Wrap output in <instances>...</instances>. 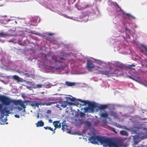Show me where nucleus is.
I'll use <instances>...</instances> for the list:
<instances>
[{
    "label": "nucleus",
    "mask_w": 147,
    "mask_h": 147,
    "mask_svg": "<svg viewBox=\"0 0 147 147\" xmlns=\"http://www.w3.org/2000/svg\"><path fill=\"white\" fill-rule=\"evenodd\" d=\"M88 140L91 143L94 144H97L98 142H99L105 147H127L126 144H118L115 140L111 138L94 136H90Z\"/></svg>",
    "instance_id": "obj_1"
},
{
    "label": "nucleus",
    "mask_w": 147,
    "mask_h": 147,
    "mask_svg": "<svg viewBox=\"0 0 147 147\" xmlns=\"http://www.w3.org/2000/svg\"><path fill=\"white\" fill-rule=\"evenodd\" d=\"M65 59L63 57L57 58L55 56L52 57L50 60H47L45 61L44 65L52 69H58L61 65V64L64 62Z\"/></svg>",
    "instance_id": "obj_2"
},
{
    "label": "nucleus",
    "mask_w": 147,
    "mask_h": 147,
    "mask_svg": "<svg viewBox=\"0 0 147 147\" xmlns=\"http://www.w3.org/2000/svg\"><path fill=\"white\" fill-rule=\"evenodd\" d=\"M113 71V69H109L105 70L99 71H98V73L99 74L105 75L107 77H109L110 76H113L114 74H116V72L117 71H119V70L117 69L115 70L114 71Z\"/></svg>",
    "instance_id": "obj_3"
},
{
    "label": "nucleus",
    "mask_w": 147,
    "mask_h": 147,
    "mask_svg": "<svg viewBox=\"0 0 147 147\" xmlns=\"http://www.w3.org/2000/svg\"><path fill=\"white\" fill-rule=\"evenodd\" d=\"M13 102L16 105H19L23 108L25 109L26 107V105H27L28 102L29 103V100H26L23 101L21 100H18L14 101Z\"/></svg>",
    "instance_id": "obj_4"
},
{
    "label": "nucleus",
    "mask_w": 147,
    "mask_h": 147,
    "mask_svg": "<svg viewBox=\"0 0 147 147\" xmlns=\"http://www.w3.org/2000/svg\"><path fill=\"white\" fill-rule=\"evenodd\" d=\"M84 103L82 104V106L86 105L87 104L88 105V108L89 109V112L93 113L94 111V108L96 107L94 103H90V102L88 101H84Z\"/></svg>",
    "instance_id": "obj_5"
},
{
    "label": "nucleus",
    "mask_w": 147,
    "mask_h": 147,
    "mask_svg": "<svg viewBox=\"0 0 147 147\" xmlns=\"http://www.w3.org/2000/svg\"><path fill=\"white\" fill-rule=\"evenodd\" d=\"M0 100L5 105H8L11 102V100L8 97L4 96H0Z\"/></svg>",
    "instance_id": "obj_6"
},
{
    "label": "nucleus",
    "mask_w": 147,
    "mask_h": 147,
    "mask_svg": "<svg viewBox=\"0 0 147 147\" xmlns=\"http://www.w3.org/2000/svg\"><path fill=\"white\" fill-rule=\"evenodd\" d=\"M128 77L132 80L138 82H140L142 81V79L140 77L135 76H129Z\"/></svg>",
    "instance_id": "obj_7"
},
{
    "label": "nucleus",
    "mask_w": 147,
    "mask_h": 147,
    "mask_svg": "<svg viewBox=\"0 0 147 147\" xmlns=\"http://www.w3.org/2000/svg\"><path fill=\"white\" fill-rule=\"evenodd\" d=\"M86 101V100H82L80 99H77L74 102V103L73 105H76L77 106L80 105V107L82 106V104L84 103V102Z\"/></svg>",
    "instance_id": "obj_8"
},
{
    "label": "nucleus",
    "mask_w": 147,
    "mask_h": 147,
    "mask_svg": "<svg viewBox=\"0 0 147 147\" xmlns=\"http://www.w3.org/2000/svg\"><path fill=\"white\" fill-rule=\"evenodd\" d=\"M60 121H55L53 122V125L55 127V128L54 129V130H55L56 128H60L61 127V123H59Z\"/></svg>",
    "instance_id": "obj_9"
},
{
    "label": "nucleus",
    "mask_w": 147,
    "mask_h": 147,
    "mask_svg": "<svg viewBox=\"0 0 147 147\" xmlns=\"http://www.w3.org/2000/svg\"><path fill=\"white\" fill-rule=\"evenodd\" d=\"M74 104V103L71 102H68L67 101H64L63 102L61 103L60 106L63 108H65L68 105H72Z\"/></svg>",
    "instance_id": "obj_10"
},
{
    "label": "nucleus",
    "mask_w": 147,
    "mask_h": 147,
    "mask_svg": "<svg viewBox=\"0 0 147 147\" xmlns=\"http://www.w3.org/2000/svg\"><path fill=\"white\" fill-rule=\"evenodd\" d=\"M87 67L88 69H92L95 67L92 61L89 60L87 61Z\"/></svg>",
    "instance_id": "obj_11"
},
{
    "label": "nucleus",
    "mask_w": 147,
    "mask_h": 147,
    "mask_svg": "<svg viewBox=\"0 0 147 147\" xmlns=\"http://www.w3.org/2000/svg\"><path fill=\"white\" fill-rule=\"evenodd\" d=\"M29 104L31 106L33 107H36L38 108V102L35 101H29Z\"/></svg>",
    "instance_id": "obj_12"
},
{
    "label": "nucleus",
    "mask_w": 147,
    "mask_h": 147,
    "mask_svg": "<svg viewBox=\"0 0 147 147\" xmlns=\"http://www.w3.org/2000/svg\"><path fill=\"white\" fill-rule=\"evenodd\" d=\"M141 134L144 135L142 136V139H146L147 138V129H145L143 132L142 133L141 132ZM139 135H140V134H139Z\"/></svg>",
    "instance_id": "obj_13"
},
{
    "label": "nucleus",
    "mask_w": 147,
    "mask_h": 147,
    "mask_svg": "<svg viewBox=\"0 0 147 147\" xmlns=\"http://www.w3.org/2000/svg\"><path fill=\"white\" fill-rule=\"evenodd\" d=\"M62 124V130L63 131H65L67 129V125L66 124V121L65 120L63 121L61 123Z\"/></svg>",
    "instance_id": "obj_14"
},
{
    "label": "nucleus",
    "mask_w": 147,
    "mask_h": 147,
    "mask_svg": "<svg viewBox=\"0 0 147 147\" xmlns=\"http://www.w3.org/2000/svg\"><path fill=\"white\" fill-rule=\"evenodd\" d=\"M2 113L3 114L5 113L6 115H7L10 113V110L8 109L7 107H5L3 108L2 111Z\"/></svg>",
    "instance_id": "obj_15"
},
{
    "label": "nucleus",
    "mask_w": 147,
    "mask_h": 147,
    "mask_svg": "<svg viewBox=\"0 0 147 147\" xmlns=\"http://www.w3.org/2000/svg\"><path fill=\"white\" fill-rule=\"evenodd\" d=\"M101 117L104 118H107L108 116V114L105 111V113H100Z\"/></svg>",
    "instance_id": "obj_16"
},
{
    "label": "nucleus",
    "mask_w": 147,
    "mask_h": 147,
    "mask_svg": "<svg viewBox=\"0 0 147 147\" xmlns=\"http://www.w3.org/2000/svg\"><path fill=\"white\" fill-rule=\"evenodd\" d=\"M37 127H42L44 125V123L42 121H38L36 124Z\"/></svg>",
    "instance_id": "obj_17"
},
{
    "label": "nucleus",
    "mask_w": 147,
    "mask_h": 147,
    "mask_svg": "<svg viewBox=\"0 0 147 147\" xmlns=\"http://www.w3.org/2000/svg\"><path fill=\"white\" fill-rule=\"evenodd\" d=\"M12 78L14 80H17L18 82L21 81V78L17 75H14L12 76Z\"/></svg>",
    "instance_id": "obj_18"
},
{
    "label": "nucleus",
    "mask_w": 147,
    "mask_h": 147,
    "mask_svg": "<svg viewBox=\"0 0 147 147\" xmlns=\"http://www.w3.org/2000/svg\"><path fill=\"white\" fill-rule=\"evenodd\" d=\"M110 114L111 116H113L115 118L118 117V114L115 112L111 111Z\"/></svg>",
    "instance_id": "obj_19"
},
{
    "label": "nucleus",
    "mask_w": 147,
    "mask_h": 147,
    "mask_svg": "<svg viewBox=\"0 0 147 147\" xmlns=\"http://www.w3.org/2000/svg\"><path fill=\"white\" fill-rule=\"evenodd\" d=\"M107 105H101L98 107V108L100 110H104L107 108Z\"/></svg>",
    "instance_id": "obj_20"
},
{
    "label": "nucleus",
    "mask_w": 147,
    "mask_h": 147,
    "mask_svg": "<svg viewBox=\"0 0 147 147\" xmlns=\"http://www.w3.org/2000/svg\"><path fill=\"white\" fill-rule=\"evenodd\" d=\"M65 84L67 86H74L75 84V83L71 82L68 81L66 82Z\"/></svg>",
    "instance_id": "obj_21"
},
{
    "label": "nucleus",
    "mask_w": 147,
    "mask_h": 147,
    "mask_svg": "<svg viewBox=\"0 0 147 147\" xmlns=\"http://www.w3.org/2000/svg\"><path fill=\"white\" fill-rule=\"evenodd\" d=\"M66 100L68 102H70V101H74L76 100L75 98L73 97L72 98H71L69 97H66Z\"/></svg>",
    "instance_id": "obj_22"
},
{
    "label": "nucleus",
    "mask_w": 147,
    "mask_h": 147,
    "mask_svg": "<svg viewBox=\"0 0 147 147\" xmlns=\"http://www.w3.org/2000/svg\"><path fill=\"white\" fill-rule=\"evenodd\" d=\"M55 103L56 102H43L42 105H46L47 106H49Z\"/></svg>",
    "instance_id": "obj_23"
},
{
    "label": "nucleus",
    "mask_w": 147,
    "mask_h": 147,
    "mask_svg": "<svg viewBox=\"0 0 147 147\" xmlns=\"http://www.w3.org/2000/svg\"><path fill=\"white\" fill-rule=\"evenodd\" d=\"M116 65L117 67L119 68H123L124 67L123 64L121 63H119L116 64Z\"/></svg>",
    "instance_id": "obj_24"
},
{
    "label": "nucleus",
    "mask_w": 147,
    "mask_h": 147,
    "mask_svg": "<svg viewBox=\"0 0 147 147\" xmlns=\"http://www.w3.org/2000/svg\"><path fill=\"white\" fill-rule=\"evenodd\" d=\"M140 141V140L138 141L136 139H135L134 140V143L133 145V147H135L136 145H137Z\"/></svg>",
    "instance_id": "obj_25"
},
{
    "label": "nucleus",
    "mask_w": 147,
    "mask_h": 147,
    "mask_svg": "<svg viewBox=\"0 0 147 147\" xmlns=\"http://www.w3.org/2000/svg\"><path fill=\"white\" fill-rule=\"evenodd\" d=\"M120 134L124 136L127 135V132L125 131L122 130L120 131Z\"/></svg>",
    "instance_id": "obj_26"
},
{
    "label": "nucleus",
    "mask_w": 147,
    "mask_h": 147,
    "mask_svg": "<svg viewBox=\"0 0 147 147\" xmlns=\"http://www.w3.org/2000/svg\"><path fill=\"white\" fill-rule=\"evenodd\" d=\"M44 128L46 129H48L50 130H51L52 131H53V129L52 128H51L50 127H49V126L44 127Z\"/></svg>",
    "instance_id": "obj_27"
},
{
    "label": "nucleus",
    "mask_w": 147,
    "mask_h": 147,
    "mask_svg": "<svg viewBox=\"0 0 147 147\" xmlns=\"http://www.w3.org/2000/svg\"><path fill=\"white\" fill-rule=\"evenodd\" d=\"M126 15L127 16L129 19L130 18H133V19H135V18L132 16L129 13H126Z\"/></svg>",
    "instance_id": "obj_28"
},
{
    "label": "nucleus",
    "mask_w": 147,
    "mask_h": 147,
    "mask_svg": "<svg viewBox=\"0 0 147 147\" xmlns=\"http://www.w3.org/2000/svg\"><path fill=\"white\" fill-rule=\"evenodd\" d=\"M85 123L88 127H90L91 126V123L89 121H85Z\"/></svg>",
    "instance_id": "obj_29"
},
{
    "label": "nucleus",
    "mask_w": 147,
    "mask_h": 147,
    "mask_svg": "<svg viewBox=\"0 0 147 147\" xmlns=\"http://www.w3.org/2000/svg\"><path fill=\"white\" fill-rule=\"evenodd\" d=\"M132 67H135V66L133 64L131 65L128 64L127 65V67L129 68H131Z\"/></svg>",
    "instance_id": "obj_30"
},
{
    "label": "nucleus",
    "mask_w": 147,
    "mask_h": 147,
    "mask_svg": "<svg viewBox=\"0 0 147 147\" xmlns=\"http://www.w3.org/2000/svg\"><path fill=\"white\" fill-rule=\"evenodd\" d=\"M142 47L144 49L147 54V47L144 45H143Z\"/></svg>",
    "instance_id": "obj_31"
},
{
    "label": "nucleus",
    "mask_w": 147,
    "mask_h": 147,
    "mask_svg": "<svg viewBox=\"0 0 147 147\" xmlns=\"http://www.w3.org/2000/svg\"><path fill=\"white\" fill-rule=\"evenodd\" d=\"M80 116L81 117H83V116H84L85 115V114L84 113H83L81 111L80 112Z\"/></svg>",
    "instance_id": "obj_32"
},
{
    "label": "nucleus",
    "mask_w": 147,
    "mask_h": 147,
    "mask_svg": "<svg viewBox=\"0 0 147 147\" xmlns=\"http://www.w3.org/2000/svg\"><path fill=\"white\" fill-rule=\"evenodd\" d=\"M111 130L112 131H113L114 132H115V133L117 134V132L115 130V129L114 128H111Z\"/></svg>",
    "instance_id": "obj_33"
},
{
    "label": "nucleus",
    "mask_w": 147,
    "mask_h": 147,
    "mask_svg": "<svg viewBox=\"0 0 147 147\" xmlns=\"http://www.w3.org/2000/svg\"><path fill=\"white\" fill-rule=\"evenodd\" d=\"M7 119L5 118V121L3 122L2 123H0V124H1V125H2V124H5V122L7 121Z\"/></svg>",
    "instance_id": "obj_34"
},
{
    "label": "nucleus",
    "mask_w": 147,
    "mask_h": 147,
    "mask_svg": "<svg viewBox=\"0 0 147 147\" xmlns=\"http://www.w3.org/2000/svg\"><path fill=\"white\" fill-rule=\"evenodd\" d=\"M4 36V34L3 32L0 33V36L3 37Z\"/></svg>",
    "instance_id": "obj_35"
},
{
    "label": "nucleus",
    "mask_w": 147,
    "mask_h": 147,
    "mask_svg": "<svg viewBox=\"0 0 147 147\" xmlns=\"http://www.w3.org/2000/svg\"><path fill=\"white\" fill-rule=\"evenodd\" d=\"M125 30L126 31H127L129 32H130V30H129L128 28L126 27L125 28Z\"/></svg>",
    "instance_id": "obj_36"
},
{
    "label": "nucleus",
    "mask_w": 147,
    "mask_h": 147,
    "mask_svg": "<svg viewBox=\"0 0 147 147\" xmlns=\"http://www.w3.org/2000/svg\"><path fill=\"white\" fill-rule=\"evenodd\" d=\"M36 86L38 88H40L42 87V85L41 84H38L36 85Z\"/></svg>",
    "instance_id": "obj_37"
},
{
    "label": "nucleus",
    "mask_w": 147,
    "mask_h": 147,
    "mask_svg": "<svg viewBox=\"0 0 147 147\" xmlns=\"http://www.w3.org/2000/svg\"><path fill=\"white\" fill-rule=\"evenodd\" d=\"M98 61V63L99 65H101L102 64V62L100 61H99V60H97Z\"/></svg>",
    "instance_id": "obj_38"
},
{
    "label": "nucleus",
    "mask_w": 147,
    "mask_h": 147,
    "mask_svg": "<svg viewBox=\"0 0 147 147\" xmlns=\"http://www.w3.org/2000/svg\"><path fill=\"white\" fill-rule=\"evenodd\" d=\"M87 108H88V107H86L85 108V111L86 112H88V110L89 111V109H87Z\"/></svg>",
    "instance_id": "obj_39"
},
{
    "label": "nucleus",
    "mask_w": 147,
    "mask_h": 147,
    "mask_svg": "<svg viewBox=\"0 0 147 147\" xmlns=\"http://www.w3.org/2000/svg\"><path fill=\"white\" fill-rule=\"evenodd\" d=\"M2 105L0 103V112L2 108Z\"/></svg>",
    "instance_id": "obj_40"
},
{
    "label": "nucleus",
    "mask_w": 147,
    "mask_h": 147,
    "mask_svg": "<svg viewBox=\"0 0 147 147\" xmlns=\"http://www.w3.org/2000/svg\"><path fill=\"white\" fill-rule=\"evenodd\" d=\"M116 5L117 6V7H118V9H119V10H121V8L118 5L117 3H116Z\"/></svg>",
    "instance_id": "obj_41"
},
{
    "label": "nucleus",
    "mask_w": 147,
    "mask_h": 147,
    "mask_svg": "<svg viewBox=\"0 0 147 147\" xmlns=\"http://www.w3.org/2000/svg\"><path fill=\"white\" fill-rule=\"evenodd\" d=\"M15 117L16 118H20V116L18 115H14Z\"/></svg>",
    "instance_id": "obj_42"
},
{
    "label": "nucleus",
    "mask_w": 147,
    "mask_h": 147,
    "mask_svg": "<svg viewBox=\"0 0 147 147\" xmlns=\"http://www.w3.org/2000/svg\"><path fill=\"white\" fill-rule=\"evenodd\" d=\"M18 108L19 111H21L22 110V107H18Z\"/></svg>",
    "instance_id": "obj_43"
},
{
    "label": "nucleus",
    "mask_w": 147,
    "mask_h": 147,
    "mask_svg": "<svg viewBox=\"0 0 147 147\" xmlns=\"http://www.w3.org/2000/svg\"><path fill=\"white\" fill-rule=\"evenodd\" d=\"M47 113H51V111L50 110H48L47 111Z\"/></svg>",
    "instance_id": "obj_44"
},
{
    "label": "nucleus",
    "mask_w": 147,
    "mask_h": 147,
    "mask_svg": "<svg viewBox=\"0 0 147 147\" xmlns=\"http://www.w3.org/2000/svg\"><path fill=\"white\" fill-rule=\"evenodd\" d=\"M42 104H43V103H41L40 102H38V106H39V105H40V106L43 105H42Z\"/></svg>",
    "instance_id": "obj_45"
},
{
    "label": "nucleus",
    "mask_w": 147,
    "mask_h": 147,
    "mask_svg": "<svg viewBox=\"0 0 147 147\" xmlns=\"http://www.w3.org/2000/svg\"><path fill=\"white\" fill-rule=\"evenodd\" d=\"M49 122L50 123H51L52 122V120L51 119H49Z\"/></svg>",
    "instance_id": "obj_46"
},
{
    "label": "nucleus",
    "mask_w": 147,
    "mask_h": 147,
    "mask_svg": "<svg viewBox=\"0 0 147 147\" xmlns=\"http://www.w3.org/2000/svg\"><path fill=\"white\" fill-rule=\"evenodd\" d=\"M102 122L105 123H107V120H103V121H102Z\"/></svg>",
    "instance_id": "obj_47"
},
{
    "label": "nucleus",
    "mask_w": 147,
    "mask_h": 147,
    "mask_svg": "<svg viewBox=\"0 0 147 147\" xmlns=\"http://www.w3.org/2000/svg\"><path fill=\"white\" fill-rule=\"evenodd\" d=\"M49 35L52 36L54 35V34L53 33H49L48 34Z\"/></svg>",
    "instance_id": "obj_48"
},
{
    "label": "nucleus",
    "mask_w": 147,
    "mask_h": 147,
    "mask_svg": "<svg viewBox=\"0 0 147 147\" xmlns=\"http://www.w3.org/2000/svg\"><path fill=\"white\" fill-rule=\"evenodd\" d=\"M24 109V110H23V111H24V112H25V109Z\"/></svg>",
    "instance_id": "obj_49"
},
{
    "label": "nucleus",
    "mask_w": 147,
    "mask_h": 147,
    "mask_svg": "<svg viewBox=\"0 0 147 147\" xmlns=\"http://www.w3.org/2000/svg\"><path fill=\"white\" fill-rule=\"evenodd\" d=\"M57 108H59V106L58 105H57Z\"/></svg>",
    "instance_id": "obj_50"
},
{
    "label": "nucleus",
    "mask_w": 147,
    "mask_h": 147,
    "mask_svg": "<svg viewBox=\"0 0 147 147\" xmlns=\"http://www.w3.org/2000/svg\"><path fill=\"white\" fill-rule=\"evenodd\" d=\"M37 117H38V118H39V116L38 115H37Z\"/></svg>",
    "instance_id": "obj_51"
},
{
    "label": "nucleus",
    "mask_w": 147,
    "mask_h": 147,
    "mask_svg": "<svg viewBox=\"0 0 147 147\" xmlns=\"http://www.w3.org/2000/svg\"><path fill=\"white\" fill-rule=\"evenodd\" d=\"M55 131H54L53 132V133H55Z\"/></svg>",
    "instance_id": "obj_52"
},
{
    "label": "nucleus",
    "mask_w": 147,
    "mask_h": 147,
    "mask_svg": "<svg viewBox=\"0 0 147 147\" xmlns=\"http://www.w3.org/2000/svg\"><path fill=\"white\" fill-rule=\"evenodd\" d=\"M1 118H2H2H3V117H1Z\"/></svg>",
    "instance_id": "obj_53"
},
{
    "label": "nucleus",
    "mask_w": 147,
    "mask_h": 147,
    "mask_svg": "<svg viewBox=\"0 0 147 147\" xmlns=\"http://www.w3.org/2000/svg\"><path fill=\"white\" fill-rule=\"evenodd\" d=\"M132 69H134V68H132Z\"/></svg>",
    "instance_id": "obj_54"
}]
</instances>
